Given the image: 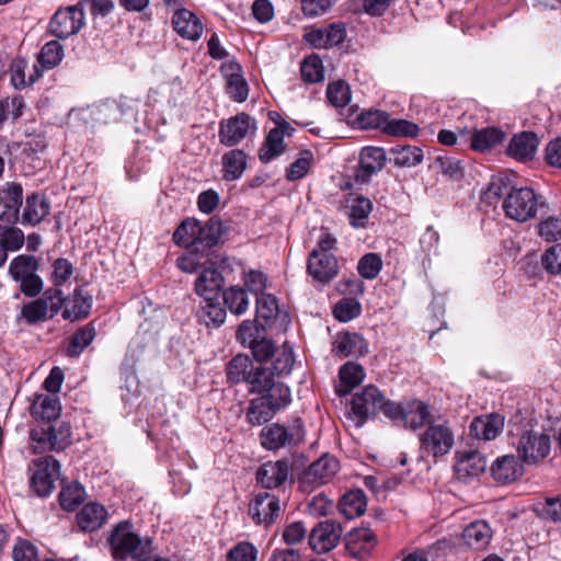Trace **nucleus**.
Listing matches in <instances>:
<instances>
[{
	"label": "nucleus",
	"instance_id": "obj_1",
	"mask_svg": "<svg viewBox=\"0 0 561 561\" xmlns=\"http://www.w3.org/2000/svg\"><path fill=\"white\" fill-rule=\"evenodd\" d=\"M61 407L55 396L38 394L31 405V415L37 424L30 432V447L34 454L62 451L72 443L71 425L60 421Z\"/></svg>",
	"mask_w": 561,
	"mask_h": 561
},
{
	"label": "nucleus",
	"instance_id": "obj_2",
	"mask_svg": "<svg viewBox=\"0 0 561 561\" xmlns=\"http://www.w3.org/2000/svg\"><path fill=\"white\" fill-rule=\"evenodd\" d=\"M551 431L537 423L524 425L517 442L518 458L527 465L541 462L551 451Z\"/></svg>",
	"mask_w": 561,
	"mask_h": 561
},
{
	"label": "nucleus",
	"instance_id": "obj_3",
	"mask_svg": "<svg viewBox=\"0 0 561 561\" xmlns=\"http://www.w3.org/2000/svg\"><path fill=\"white\" fill-rule=\"evenodd\" d=\"M112 557L115 561H126L127 559H141L150 552L149 539H141L128 522L118 523L112 530L108 538Z\"/></svg>",
	"mask_w": 561,
	"mask_h": 561
},
{
	"label": "nucleus",
	"instance_id": "obj_4",
	"mask_svg": "<svg viewBox=\"0 0 561 561\" xmlns=\"http://www.w3.org/2000/svg\"><path fill=\"white\" fill-rule=\"evenodd\" d=\"M38 260L33 255L20 254L9 264V275L20 284V290L27 297L38 296L44 288V282L37 274Z\"/></svg>",
	"mask_w": 561,
	"mask_h": 561
},
{
	"label": "nucleus",
	"instance_id": "obj_5",
	"mask_svg": "<svg viewBox=\"0 0 561 561\" xmlns=\"http://www.w3.org/2000/svg\"><path fill=\"white\" fill-rule=\"evenodd\" d=\"M420 450L433 457L447 455L454 446V432L445 420H431L419 436Z\"/></svg>",
	"mask_w": 561,
	"mask_h": 561
},
{
	"label": "nucleus",
	"instance_id": "obj_6",
	"mask_svg": "<svg viewBox=\"0 0 561 561\" xmlns=\"http://www.w3.org/2000/svg\"><path fill=\"white\" fill-rule=\"evenodd\" d=\"M261 444L265 449L277 450L299 445L305 438V430L300 419L285 426L273 423L261 432Z\"/></svg>",
	"mask_w": 561,
	"mask_h": 561
},
{
	"label": "nucleus",
	"instance_id": "obj_7",
	"mask_svg": "<svg viewBox=\"0 0 561 561\" xmlns=\"http://www.w3.org/2000/svg\"><path fill=\"white\" fill-rule=\"evenodd\" d=\"M31 489L38 496H47L60 477V465L53 456L39 457L28 466Z\"/></svg>",
	"mask_w": 561,
	"mask_h": 561
},
{
	"label": "nucleus",
	"instance_id": "obj_8",
	"mask_svg": "<svg viewBox=\"0 0 561 561\" xmlns=\"http://www.w3.org/2000/svg\"><path fill=\"white\" fill-rule=\"evenodd\" d=\"M503 210L506 217L525 222L537 214V196L529 187H512L504 198Z\"/></svg>",
	"mask_w": 561,
	"mask_h": 561
},
{
	"label": "nucleus",
	"instance_id": "obj_9",
	"mask_svg": "<svg viewBox=\"0 0 561 561\" xmlns=\"http://www.w3.org/2000/svg\"><path fill=\"white\" fill-rule=\"evenodd\" d=\"M430 410L427 404L420 400L402 403L393 402L386 408V417L400 422L403 427L416 431L428 422Z\"/></svg>",
	"mask_w": 561,
	"mask_h": 561
},
{
	"label": "nucleus",
	"instance_id": "obj_10",
	"mask_svg": "<svg viewBox=\"0 0 561 561\" xmlns=\"http://www.w3.org/2000/svg\"><path fill=\"white\" fill-rule=\"evenodd\" d=\"M339 469L340 463L335 457L323 455L301 472L298 480L299 486L304 492H311L329 483Z\"/></svg>",
	"mask_w": 561,
	"mask_h": 561
},
{
	"label": "nucleus",
	"instance_id": "obj_11",
	"mask_svg": "<svg viewBox=\"0 0 561 561\" xmlns=\"http://www.w3.org/2000/svg\"><path fill=\"white\" fill-rule=\"evenodd\" d=\"M392 403L393 401L388 400L376 386L369 385L354 394L352 411L359 419V424H363L378 412L386 415V408Z\"/></svg>",
	"mask_w": 561,
	"mask_h": 561
},
{
	"label": "nucleus",
	"instance_id": "obj_12",
	"mask_svg": "<svg viewBox=\"0 0 561 561\" xmlns=\"http://www.w3.org/2000/svg\"><path fill=\"white\" fill-rule=\"evenodd\" d=\"M84 25L82 3L59 9L49 22L50 33L58 38H67L77 34Z\"/></svg>",
	"mask_w": 561,
	"mask_h": 561
},
{
	"label": "nucleus",
	"instance_id": "obj_13",
	"mask_svg": "<svg viewBox=\"0 0 561 561\" xmlns=\"http://www.w3.org/2000/svg\"><path fill=\"white\" fill-rule=\"evenodd\" d=\"M256 131V122L250 115L240 113L220 123L219 139L227 147L238 145L247 136Z\"/></svg>",
	"mask_w": 561,
	"mask_h": 561
},
{
	"label": "nucleus",
	"instance_id": "obj_14",
	"mask_svg": "<svg viewBox=\"0 0 561 561\" xmlns=\"http://www.w3.org/2000/svg\"><path fill=\"white\" fill-rule=\"evenodd\" d=\"M248 513L256 525L271 526L280 513L279 499L268 492H260L249 503Z\"/></svg>",
	"mask_w": 561,
	"mask_h": 561
},
{
	"label": "nucleus",
	"instance_id": "obj_15",
	"mask_svg": "<svg viewBox=\"0 0 561 561\" xmlns=\"http://www.w3.org/2000/svg\"><path fill=\"white\" fill-rule=\"evenodd\" d=\"M343 529L340 523L327 519L318 523L309 534V545L318 553H325L336 547Z\"/></svg>",
	"mask_w": 561,
	"mask_h": 561
},
{
	"label": "nucleus",
	"instance_id": "obj_16",
	"mask_svg": "<svg viewBox=\"0 0 561 561\" xmlns=\"http://www.w3.org/2000/svg\"><path fill=\"white\" fill-rule=\"evenodd\" d=\"M386 160V151L382 148H363L359 154L358 168L354 174L355 182L360 184L369 182L373 175L383 169Z\"/></svg>",
	"mask_w": 561,
	"mask_h": 561
},
{
	"label": "nucleus",
	"instance_id": "obj_17",
	"mask_svg": "<svg viewBox=\"0 0 561 561\" xmlns=\"http://www.w3.org/2000/svg\"><path fill=\"white\" fill-rule=\"evenodd\" d=\"M307 270L314 280L325 284L337 275V260L332 253L313 250L310 253Z\"/></svg>",
	"mask_w": 561,
	"mask_h": 561
},
{
	"label": "nucleus",
	"instance_id": "obj_18",
	"mask_svg": "<svg viewBox=\"0 0 561 561\" xmlns=\"http://www.w3.org/2000/svg\"><path fill=\"white\" fill-rule=\"evenodd\" d=\"M346 26L343 22H334L328 26L316 28L305 35L306 41L314 48H329L344 42Z\"/></svg>",
	"mask_w": 561,
	"mask_h": 561
},
{
	"label": "nucleus",
	"instance_id": "obj_19",
	"mask_svg": "<svg viewBox=\"0 0 561 561\" xmlns=\"http://www.w3.org/2000/svg\"><path fill=\"white\" fill-rule=\"evenodd\" d=\"M289 476V465L286 459L267 461L256 471V481L264 489H274L283 485Z\"/></svg>",
	"mask_w": 561,
	"mask_h": 561
},
{
	"label": "nucleus",
	"instance_id": "obj_20",
	"mask_svg": "<svg viewBox=\"0 0 561 561\" xmlns=\"http://www.w3.org/2000/svg\"><path fill=\"white\" fill-rule=\"evenodd\" d=\"M92 301V295L84 291L81 287L76 288L65 299L62 318L72 322L87 318L91 311Z\"/></svg>",
	"mask_w": 561,
	"mask_h": 561
},
{
	"label": "nucleus",
	"instance_id": "obj_21",
	"mask_svg": "<svg viewBox=\"0 0 561 561\" xmlns=\"http://www.w3.org/2000/svg\"><path fill=\"white\" fill-rule=\"evenodd\" d=\"M504 416L499 413L477 416L470 424V434L478 439H495L504 428Z\"/></svg>",
	"mask_w": 561,
	"mask_h": 561
},
{
	"label": "nucleus",
	"instance_id": "obj_22",
	"mask_svg": "<svg viewBox=\"0 0 561 561\" xmlns=\"http://www.w3.org/2000/svg\"><path fill=\"white\" fill-rule=\"evenodd\" d=\"M49 213L50 203L48 199L39 193H32L26 196L20 222L35 227L39 225Z\"/></svg>",
	"mask_w": 561,
	"mask_h": 561
},
{
	"label": "nucleus",
	"instance_id": "obj_23",
	"mask_svg": "<svg viewBox=\"0 0 561 561\" xmlns=\"http://www.w3.org/2000/svg\"><path fill=\"white\" fill-rule=\"evenodd\" d=\"M376 545L375 534L369 528H357L348 534L345 548L355 559H364L370 554Z\"/></svg>",
	"mask_w": 561,
	"mask_h": 561
},
{
	"label": "nucleus",
	"instance_id": "obj_24",
	"mask_svg": "<svg viewBox=\"0 0 561 561\" xmlns=\"http://www.w3.org/2000/svg\"><path fill=\"white\" fill-rule=\"evenodd\" d=\"M493 537V531L485 520H474L462 531L463 543L476 551L485 550Z\"/></svg>",
	"mask_w": 561,
	"mask_h": 561
},
{
	"label": "nucleus",
	"instance_id": "obj_25",
	"mask_svg": "<svg viewBox=\"0 0 561 561\" xmlns=\"http://www.w3.org/2000/svg\"><path fill=\"white\" fill-rule=\"evenodd\" d=\"M539 139L533 131H523L514 135L510 141L507 153L518 161L531 160L538 149Z\"/></svg>",
	"mask_w": 561,
	"mask_h": 561
},
{
	"label": "nucleus",
	"instance_id": "obj_26",
	"mask_svg": "<svg viewBox=\"0 0 561 561\" xmlns=\"http://www.w3.org/2000/svg\"><path fill=\"white\" fill-rule=\"evenodd\" d=\"M172 25L180 36L191 41L198 39L203 33L202 22L193 12L186 9H180L174 12Z\"/></svg>",
	"mask_w": 561,
	"mask_h": 561
},
{
	"label": "nucleus",
	"instance_id": "obj_27",
	"mask_svg": "<svg viewBox=\"0 0 561 561\" xmlns=\"http://www.w3.org/2000/svg\"><path fill=\"white\" fill-rule=\"evenodd\" d=\"M224 285L221 273L213 267L203 268L195 280V291L203 299L218 298Z\"/></svg>",
	"mask_w": 561,
	"mask_h": 561
},
{
	"label": "nucleus",
	"instance_id": "obj_28",
	"mask_svg": "<svg viewBox=\"0 0 561 561\" xmlns=\"http://www.w3.org/2000/svg\"><path fill=\"white\" fill-rule=\"evenodd\" d=\"M333 351L342 356H363L368 353L364 337L358 333H339L333 343Z\"/></svg>",
	"mask_w": 561,
	"mask_h": 561
},
{
	"label": "nucleus",
	"instance_id": "obj_29",
	"mask_svg": "<svg viewBox=\"0 0 561 561\" xmlns=\"http://www.w3.org/2000/svg\"><path fill=\"white\" fill-rule=\"evenodd\" d=\"M491 471L497 482L510 483L523 474V465L518 457L506 455L494 461Z\"/></svg>",
	"mask_w": 561,
	"mask_h": 561
},
{
	"label": "nucleus",
	"instance_id": "obj_30",
	"mask_svg": "<svg viewBox=\"0 0 561 561\" xmlns=\"http://www.w3.org/2000/svg\"><path fill=\"white\" fill-rule=\"evenodd\" d=\"M9 72L11 83L15 89H24L33 84L42 76V71L36 65L32 66V70H28V64L23 58L13 59L10 64Z\"/></svg>",
	"mask_w": 561,
	"mask_h": 561
},
{
	"label": "nucleus",
	"instance_id": "obj_31",
	"mask_svg": "<svg viewBox=\"0 0 561 561\" xmlns=\"http://www.w3.org/2000/svg\"><path fill=\"white\" fill-rule=\"evenodd\" d=\"M288 128V123L270 130L266 139L259 151V159L263 163H268L285 151L284 135Z\"/></svg>",
	"mask_w": 561,
	"mask_h": 561
},
{
	"label": "nucleus",
	"instance_id": "obj_32",
	"mask_svg": "<svg viewBox=\"0 0 561 561\" xmlns=\"http://www.w3.org/2000/svg\"><path fill=\"white\" fill-rule=\"evenodd\" d=\"M106 517L105 507L92 502L85 504L77 514V524L83 531H94L104 524Z\"/></svg>",
	"mask_w": 561,
	"mask_h": 561
},
{
	"label": "nucleus",
	"instance_id": "obj_33",
	"mask_svg": "<svg viewBox=\"0 0 561 561\" xmlns=\"http://www.w3.org/2000/svg\"><path fill=\"white\" fill-rule=\"evenodd\" d=\"M340 385L335 387L339 397L347 396L365 378L362 365L354 362L345 363L339 371Z\"/></svg>",
	"mask_w": 561,
	"mask_h": 561
},
{
	"label": "nucleus",
	"instance_id": "obj_34",
	"mask_svg": "<svg viewBox=\"0 0 561 561\" xmlns=\"http://www.w3.org/2000/svg\"><path fill=\"white\" fill-rule=\"evenodd\" d=\"M486 468L485 458L477 450H465L457 453L455 469L458 474L478 477Z\"/></svg>",
	"mask_w": 561,
	"mask_h": 561
},
{
	"label": "nucleus",
	"instance_id": "obj_35",
	"mask_svg": "<svg viewBox=\"0 0 561 561\" xmlns=\"http://www.w3.org/2000/svg\"><path fill=\"white\" fill-rule=\"evenodd\" d=\"M201 222L194 218H187L176 228L173 233V241L179 245L201 250Z\"/></svg>",
	"mask_w": 561,
	"mask_h": 561
},
{
	"label": "nucleus",
	"instance_id": "obj_36",
	"mask_svg": "<svg viewBox=\"0 0 561 561\" xmlns=\"http://www.w3.org/2000/svg\"><path fill=\"white\" fill-rule=\"evenodd\" d=\"M366 506V496L359 489L348 491L339 502V511L347 519L363 515Z\"/></svg>",
	"mask_w": 561,
	"mask_h": 561
},
{
	"label": "nucleus",
	"instance_id": "obj_37",
	"mask_svg": "<svg viewBox=\"0 0 561 561\" xmlns=\"http://www.w3.org/2000/svg\"><path fill=\"white\" fill-rule=\"evenodd\" d=\"M129 111H131L129 101L123 96L118 100H106L98 106L99 119L104 123H116Z\"/></svg>",
	"mask_w": 561,
	"mask_h": 561
},
{
	"label": "nucleus",
	"instance_id": "obj_38",
	"mask_svg": "<svg viewBox=\"0 0 561 561\" xmlns=\"http://www.w3.org/2000/svg\"><path fill=\"white\" fill-rule=\"evenodd\" d=\"M247 169V156L242 150L234 149L222 156V178L234 181L242 176Z\"/></svg>",
	"mask_w": 561,
	"mask_h": 561
},
{
	"label": "nucleus",
	"instance_id": "obj_39",
	"mask_svg": "<svg viewBox=\"0 0 561 561\" xmlns=\"http://www.w3.org/2000/svg\"><path fill=\"white\" fill-rule=\"evenodd\" d=\"M390 160L398 168H412L423 161V151L416 146L398 145L390 148Z\"/></svg>",
	"mask_w": 561,
	"mask_h": 561
},
{
	"label": "nucleus",
	"instance_id": "obj_40",
	"mask_svg": "<svg viewBox=\"0 0 561 561\" xmlns=\"http://www.w3.org/2000/svg\"><path fill=\"white\" fill-rule=\"evenodd\" d=\"M196 314L198 320L207 327H219L226 320V310L221 307L218 298L203 299Z\"/></svg>",
	"mask_w": 561,
	"mask_h": 561
},
{
	"label": "nucleus",
	"instance_id": "obj_41",
	"mask_svg": "<svg viewBox=\"0 0 561 561\" xmlns=\"http://www.w3.org/2000/svg\"><path fill=\"white\" fill-rule=\"evenodd\" d=\"M255 367L256 364L248 355L239 354L228 363L227 377L232 383L247 382Z\"/></svg>",
	"mask_w": 561,
	"mask_h": 561
},
{
	"label": "nucleus",
	"instance_id": "obj_42",
	"mask_svg": "<svg viewBox=\"0 0 561 561\" xmlns=\"http://www.w3.org/2000/svg\"><path fill=\"white\" fill-rule=\"evenodd\" d=\"M0 205L3 210L20 215L23 205V187L18 182H7L0 188Z\"/></svg>",
	"mask_w": 561,
	"mask_h": 561
},
{
	"label": "nucleus",
	"instance_id": "obj_43",
	"mask_svg": "<svg viewBox=\"0 0 561 561\" xmlns=\"http://www.w3.org/2000/svg\"><path fill=\"white\" fill-rule=\"evenodd\" d=\"M95 334V328L92 323H88L81 327L71 336L69 345L66 350V355L69 357L79 356L92 343Z\"/></svg>",
	"mask_w": 561,
	"mask_h": 561
},
{
	"label": "nucleus",
	"instance_id": "obj_44",
	"mask_svg": "<svg viewBox=\"0 0 561 561\" xmlns=\"http://www.w3.org/2000/svg\"><path fill=\"white\" fill-rule=\"evenodd\" d=\"M278 314V302L275 296L263 294L256 297V322L261 328L270 325Z\"/></svg>",
	"mask_w": 561,
	"mask_h": 561
},
{
	"label": "nucleus",
	"instance_id": "obj_45",
	"mask_svg": "<svg viewBox=\"0 0 561 561\" xmlns=\"http://www.w3.org/2000/svg\"><path fill=\"white\" fill-rule=\"evenodd\" d=\"M275 413L276 411L267 403V399L259 397L250 402L245 417L251 425L256 426L268 422Z\"/></svg>",
	"mask_w": 561,
	"mask_h": 561
},
{
	"label": "nucleus",
	"instance_id": "obj_46",
	"mask_svg": "<svg viewBox=\"0 0 561 561\" xmlns=\"http://www.w3.org/2000/svg\"><path fill=\"white\" fill-rule=\"evenodd\" d=\"M350 224L355 228L365 227L369 214L373 210V203L362 195L355 196L348 201Z\"/></svg>",
	"mask_w": 561,
	"mask_h": 561
},
{
	"label": "nucleus",
	"instance_id": "obj_47",
	"mask_svg": "<svg viewBox=\"0 0 561 561\" xmlns=\"http://www.w3.org/2000/svg\"><path fill=\"white\" fill-rule=\"evenodd\" d=\"M504 138V133L497 128H483L476 130L471 137V148L476 151L484 152Z\"/></svg>",
	"mask_w": 561,
	"mask_h": 561
},
{
	"label": "nucleus",
	"instance_id": "obj_48",
	"mask_svg": "<svg viewBox=\"0 0 561 561\" xmlns=\"http://www.w3.org/2000/svg\"><path fill=\"white\" fill-rule=\"evenodd\" d=\"M224 302L233 314L241 316L249 308L247 290L240 286H231L222 294Z\"/></svg>",
	"mask_w": 561,
	"mask_h": 561
},
{
	"label": "nucleus",
	"instance_id": "obj_49",
	"mask_svg": "<svg viewBox=\"0 0 561 561\" xmlns=\"http://www.w3.org/2000/svg\"><path fill=\"white\" fill-rule=\"evenodd\" d=\"M272 363L267 367L274 377H280L284 375H288L291 371L294 366V355L293 350L288 347L286 344L279 350H275Z\"/></svg>",
	"mask_w": 561,
	"mask_h": 561
},
{
	"label": "nucleus",
	"instance_id": "obj_50",
	"mask_svg": "<svg viewBox=\"0 0 561 561\" xmlns=\"http://www.w3.org/2000/svg\"><path fill=\"white\" fill-rule=\"evenodd\" d=\"M261 396L263 399H267V403L275 410L278 411L290 403V390L283 382L276 381L275 379L270 385L267 391Z\"/></svg>",
	"mask_w": 561,
	"mask_h": 561
},
{
	"label": "nucleus",
	"instance_id": "obj_51",
	"mask_svg": "<svg viewBox=\"0 0 561 561\" xmlns=\"http://www.w3.org/2000/svg\"><path fill=\"white\" fill-rule=\"evenodd\" d=\"M275 377L270 371L266 364H256V367L250 375L247 383L250 386L249 391L254 393H264Z\"/></svg>",
	"mask_w": 561,
	"mask_h": 561
},
{
	"label": "nucleus",
	"instance_id": "obj_52",
	"mask_svg": "<svg viewBox=\"0 0 561 561\" xmlns=\"http://www.w3.org/2000/svg\"><path fill=\"white\" fill-rule=\"evenodd\" d=\"M64 57V48L57 41L46 43L38 55L37 61L44 69H53L60 64Z\"/></svg>",
	"mask_w": 561,
	"mask_h": 561
},
{
	"label": "nucleus",
	"instance_id": "obj_53",
	"mask_svg": "<svg viewBox=\"0 0 561 561\" xmlns=\"http://www.w3.org/2000/svg\"><path fill=\"white\" fill-rule=\"evenodd\" d=\"M85 491L78 482H72L62 488L59 501L62 508L73 511L84 500Z\"/></svg>",
	"mask_w": 561,
	"mask_h": 561
},
{
	"label": "nucleus",
	"instance_id": "obj_54",
	"mask_svg": "<svg viewBox=\"0 0 561 561\" xmlns=\"http://www.w3.org/2000/svg\"><path fill=\"white\" fill-rule=\"evenodd\" d=\"M221 232L222 224L216 217L210 218L205 226L201 225V248L206 250L217 244L221 237Z\"/></svg>",
	"mask_w": 561,
	"mask_h": 561
},
{
	"label": "nucleus",
	"instance_id": "obj_55",
	"mask_svg": "<svg viewBox=\"0 0 561 561\" xmlns=\"http://www.w3.org/2000/svg\"><path fill=\"white\" fill-rule=\"evenodd\" d=\"M301 77L306 82L317 83L324 79V69L319 56L307 57L300 67Z\"/></svg>",
	"mask_w": 561,
	"mask_h": 561
},
{
	"label": "nucleus",
	"instance_id": "obj_56",
	"mask_svg": "<svg viewBox=\"0 0 561 561\" xmlns=\"http://www.w3.org/2000/svg\"><path fill=\"white\" fill-rule=\"evenodd\" d=\"M383 133L394 137H416L420 128L416 124L407 119H391L383 127Z\"/></svg>",
	"mask_w": 561,
	"mask_h": 561
},
{
	"label": "nucleus",
	"instance_id": "obj_57",
	"mask_svg": "<svg viewBox=\"0 0 561 561\" xmlns=\"http://www.w3.org/2000/svg\"><path fill=\"white\" fill-rule=\"evenodd\" d=\"M382 267V260L377 253H367L362 256L357 264L358 274L366 279L376 278Z\"/></svg>",
	"mask_w": 561,
	"mask_h": 561
},
{
	"label": "nucleus",
	"instance_id": "obj_58",
	"mask_svg": "<svg viewBox=\"0 0 561 561\" xmlns=\"http://www.w3.org/2000/svg\"><path fill=\"white\" fill-rule=\"evenodd\" d=\"M259 549L250 541H240L226 554V561H256Z\"/></svg>",
	"mask_w": 561,
	"mask_h": 561
},
{
	"label": "nucleus",
	"instance_id": "obj_59",
	"mask_svg": "<svg viewBox=\"0 0 561 561\" xmlns=\"http://www.w3.org/2000/svg\"><path fill=\"white\" fill-rule=\"evenodd\" d=\"M21 314L28 323H36L46 319H50L48 305L38 298L28 304H25L22 307Z\"/></svg>",
	"mask_w": 561,
	"mask_h": 561
},
{
	"label": "nucleus",
	"instance_id": "obj_60",
	"mask_svg": "<svg viewBox=\"0 0 561 561\" xmlns=\"http://www.w3.org/2000/svg\"><path fill=\"white\" fill-rule=\"evenodd\" d=\"M327 98L335 107H344L351 101V90L348 84L337 81L329 84L327 89Z\"/></svg>",
	"mask_w": 561,
	"mask_h": 561
},
{
	"label": "nucleus",
	"instance_id": "obj_61",
	"mask_svg": "<svg viewBox=\"0 0 561 561\" xmlns=\"http://www.w3.org/2000/svg\"><path fill=\"white\" fill-rule=\"evenodd\" d=\"M362 310L360 304L352 298H344L340 300L334 309V317L342 322H348L359 316Z\"/></svg>",
	"mask_w": 561,
	"mask_h": 561
},
{
	"label": "nucleus",
	"instance_id": "obj_62",
	"mask_svg": "<svg viewBox=\"0 0 561 561\" xmlns=\"http://www.w3.org/2000/svg\"><path fill=\"white\" fill-rule=\"evenodd\" d=\"M389 114L380 110H370L358 115L357 121L363 129L382 128L387 124Z\"/></svg>",
	"mask_w": 561,
	"mask_h": 561
},
{
	"label": "nucleus",
	"instance_id": "obj_63",
	"mask_svg": "<svg viewBox=\"0 0 561 561\" xmlns=\"http://www.w3.org/2000/svg\"><path fill=\"white\" fill-rule=\"evenodd\" d=\"M243 283L245 286V290H249L255 297L265 294V289L267 287V276L257 270H250L244 273Z\"/></svg>",
	"mask_w": 561,
	"mask_h": 561
},
{
	"label": "nucleus",
	"instance_id": "obj_64",
	"mask_svg": "<svg viewBox=\"0 0 561 561\" xmlns=\"http://www.w3.org/2000/svg\"><path fill=\"white\" fill-rule=\"evenodd\" d=\"M539 234L547 241H561V214L541 221Z\"/></svg>",
	"mask_w": 561,
	"mask_h": 561
}]
</instances>
